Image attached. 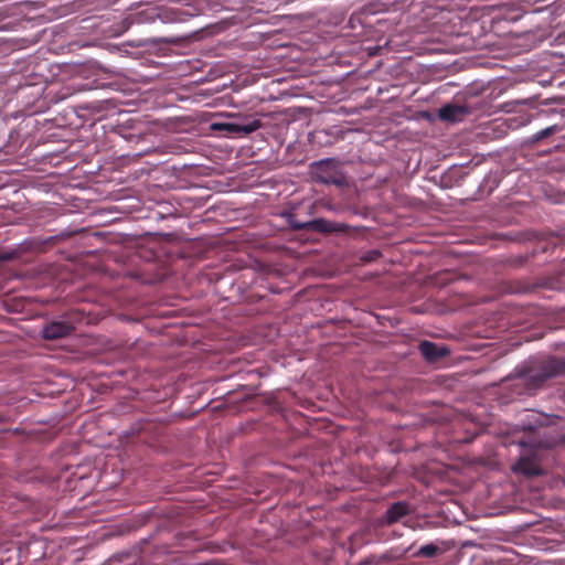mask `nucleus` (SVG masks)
<instances>
[{
  "instance_id": "nucleus-1",
  "label": "nucleus",
  "mask_w": 565,
  "mask_h": 565,
  "mask_svg": "<svg viewBox=\"0 0 565 565\" xmlns=\"http://www.w3.org/2000/svg\"><path fill=\"white\" fill-rule=\"evenodd\" d=\"M311 174L316 182L334 184L339 188L348 184L347 177L340 171L333 159H326L312 164Z\"/></svg>"
},
{
  "instance_id": "nucleus-2",
  "label": "nucleus",
  "mask_w": 565,
  "mask_h": 565,
  "mask_svg": "<svg viewBox=\"0 0 565 565\" xmlns=\"http://www.w3.org/2000/svg\"><path fill=\"white\" fill-rule=\"evenodd\" d=\"M565 372V361L551 358L543 361L537 370L533 371L529 376L527 381L532 387L542 386L547 380L555 377Z\"/></svg>"
},
{
  "instance_id": "nucleus-3",
  "label": "nucleus",
  "mask_w": 565,
  "mask_h": 565,
  "mask_svg": "<svg viewBox=\"0 0 565 565\" xmlns=\"http://www.w3.org/2000/svg\"><path fill=\"white\" fill-rule=\"evenodd\" d=\"M295 228H307L319 233H344L351 235L358 231L356 227L350 226L342 222H332L324 218H316L306 224H295Z\"/></svg>"
},
{
  "instance_id": "nucleus-4",
  "label": "nucleus",
  "mask_w": 565,
  "mask_h": 565,
  "mask_svg": "<svg viewBox=\"0 0 565 565\" xmlns=\"http://www.w3.org/2000/svg\"><path fill=\"white\" fill-rule=\"evenodd\" d=\"M471 114L470 107L458 104H447L438 110V117L445 122H459Z\"/></svg>"
},
{
  "instance_id": "nucleus-5",
  "label": "nucleus",
  "mask_w": 565,
  "mask_h": 565,
  "mask_svg": "<svg viewBox=\"0 0 565 565\" xmlns=\"http://www.w3.org/2000/svg\"><path fill=\"white\" fill-rule=\"evenodd\" d=\"M257 124L239 126L238 122H213L211 129L215 131H223L225 136L243 137L257 130Z\"/></svg>"
},
{
  "instance_id": "nucleus-6",
  "label": "nucleus",
  "mask_w": 565,
  "mask_h": 565,
  "mask_svg": "<svg viewBox=\"0 0 565 565\" xmlns=\"http://www.w3.org/2000/svg\"><path fill=\"white\" fill-rule=\"evenodd\" d=\"M74 329L67 321H52L43 328L42 335L45 340H57L70 335Z\"/></svg>"
},
{
  "instance_id": "nucleus-7",
  "label": "nucleus",
  "mask_w": 565,
  "mask_h": 565,
  "mask_svg": "<svg viewBox=\"0 0 565 565\" xmlns=\"http://www.w3.org/2000/svg\"><path fill=\"white\" fill-rule=\"evenodd\" d=\"M419 352L429 362H436L449 354V350L445 345H438L430 341L420 342Z\"/></svg>"
},
{
  "instance_id": "nucleus-8",
  "label": "nucleus",
  "mask_w": 565,
  "mask_h": 565,
  "mask_svg": "<svg viewBox=\"0 0 565 565\" xmlns=\"http://www.w3.org/2000/svg\"><path fill=\"white\" fill-rule=\"evenodd\" d=\"M409 513L408 503L405 501L394 502L385 512L384 520L386 524H393Z\"/></svg>"
},
{
  "instance_id": "nucleus-9",
  "label": "nucleus",
  "mask_w": 565,
  "mask_h": 565,
  "mask_svg": "<svg viewBox=\"0 0 565 565\" xmlns=\"http://www.w3.org/2000/svg\"><path fill=\"white\" fill-rule=\"evenodd\" d=\"M514 471L521 472L524 476H540L542 473L540 467L534 460L527 457H521L513 467Z\"/></svg>"
},
{
  "instance_id": "nucleus-10",
  "label": "nucleus",
  "mask_w": 565,
  "mask_h": 565,
  "mask_svg": "<svg viewBox=\"0 0 565 565\" xmlns=\"http://www.w3.org/2000/svg\"><path fill=\"white\" fill-rule=\"evenodd\" d=\"M563 127L559 126V125H552V126H548L537 132H535L534 135H532L530 137V142L535 145L537 142H540L541 140L554 135V134H557L559 131H562Z\"/></svg>"
},
{
  "instance_id": "nucleus-11",
  "label": "nucleus",
  "mask_w": 565,
  "mask_h": 565,
  "mask_svg": "<svg viewBox=\"0 0 565 565\" xmlns=\"http://www.w3.org/2000/svg\"><path fill=\"white\" fill-rule=\"evenodd\" d=\"M439 553H440V548L437 545L430 543V544L420 546L419 550L414 553V556L415 557H435Z\"/></svg>"
},
{
  "instance_id": "nucleus-12",
  "label": "nucleus",
  "mask_w": 565,
  "mask_h": 565,
  "mask_svg": "<svg viewBox=\"0 0 565 565\" xmlns=\"http://www.w3.org/2000/svg\"><path fill=\"white\" fill-rule=\"evenodd\" d=\"M236 122H238L239 126L253 125V122H256L258 125L257 129L262 127V121L252 116H239Z\"/></svg>"
},
{
  "instance_id": "nucleus-13",
  "label": "nucleus",
  "mask_w": 565,
  "mask_h": 565,
  "mask_svg": "<svg viewBox=\"0 0 565 565\" xmlns=\"http://www.w3.org/2000/svg\"><path fill=\"white\" fill-rule=\"evenodd\" d=\"M380 256V252L377 250H373L370 253V255L367 257H365L366 260H373L375 258H377Z\"/></svg>"
}]
</instances>
